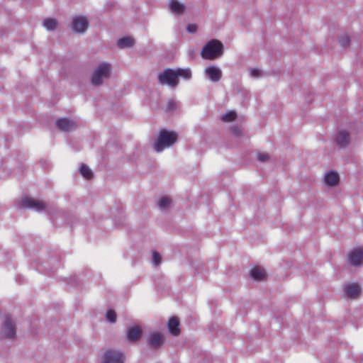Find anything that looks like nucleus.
<instances>
[{"mask_svg": "<svg viewBox=\"0 0 363 363\" xmlns=\"http://www.w3.org/2000/svg\"><path fill=\"white\" fill-rule=\"evenodd\" d=\"M178 139V135L174 131H169L162 129L158 135L157 139L154 143V148L156 152H161L164 149L170 147Z\"/></svg>", "mask_w": 363, "mask_h": 363, "instance_id": "f257e3e1", "label": "nucleus"}, {"mask_svg": "<svg viewBox=\"0 0 363 363\" xmlns=\"http://www.w3.org/2000/svg\"><path fill=\"white\" fill-rule=\"evenodd\" d=\"M223 54V45L218 40L213 39L208 42L201 51L203 59L213 60L221 57Z\"/></svg>", "mask_w": 363, "mask_h": 363, "instance_id": "f03ea898", "label": "nucleus"}, {"mask_svg": "<svg viewBox=\"0 0 363 363\" xmlns=\"http://www.w3.org/2000/svg\"><path fill=\"white\" fill-rule=\"evenodd\" d=\"M110 74L111 65L108 62L100 63L93 72L91 82L94 86H100L103 84L104 79L109 78Z\"/></svg>", "mask_w": 363, "mask_h": 363, "instance_id": "7ed1b4c3", "label": "nucleus"}, {"mask_svg": "<svg viewBox=\"0 0 363 363\" xmlns=\"http://www.w3.org/2000/svg\"><path fill=\"white\" fill-rule=\"evenodd\" d=\"M158 82L161 85H168L170 87H176L179 84L175 71L171 68L165 69L157 76Z\"/></svg>", "mask_w": 363, "mask_h": 363, "instance_id": "20e7f679", "label": "nucleus"}, {"mask_svg": "<svg viewBox=\"0 0 363 363\" xmlns=\"http://www.w3.org/2000/svg\"><path fill=\"white\" fill-rule=\"evenodd\" d=\"M59 260V255L55 253L52 256H50L48 260L39 263L36 266L37 269L42 273H49L57 267Z\"/></svg>", "mask_w": 363, "mask_h": 363, "instance_id": "39448f33", "label": "nucleus"}, {"mask_svg": "<svg viewBox=\"0 0 363 363\" xmlns=\"http://www.w3.org/2000/svg\"><path fill=\"white\" fill-rule=\"evenodd\" d=\"M20 207L22 208H30L37 212H40L46 209V205L43 202L27 196L22 199Z\"/></svg>", "mask_w": 363, "mask_h": 363, "instance_id": "423d86ee", "label": "nucleus"}, {"mask_svg": "<svg viewBox=\"0 0 363 363\" xmlns=\"http://www.w3.org/2000/svg\"><path fill=\"white\" fill-rule=\"evenodd\" d=\"M1 335L6 338L13 340L16 335V324L9 317H6L1 325Z\"/></svg>", "mask_w": 363, "mask_h": 363, "instance_id": "0eeeda50", "label": "nucleus"}, {"mask_svg": "<svg viewBox=\"0 0 363 363\" xmlns=\"http://www.w3.org/2000/svg\"><path fill=\"white\" fill-rule=\"evenodd\" d=\"M124 360L125 356L122 352L108 350L104 354L102 363H124Z\"/></svg>", "mask_w": 363, "mask_h": 363, "instance_id": "6e6552de", "label": "nucleus"}, {"mask_svg": "<svg viewBox=\"0 0 363 363\" xmlns=\"http://www.w3.org/2000/svg\"><path fill=\"white\" fill-rule=\"evenodd\" d=\"M89 27V21L86 16H78L73 18L72 21V29L76 33H84Z\"/></svg>", "mask_w": 363, "mask_h": 363, "instance_id": "1a4fd4ad", "label": "nucleus"}, {"mask_svg": "<svg viewBox=\"0 0 363 363\" xmlns=\"http://www.w3.org/2000/svg\"><path fill=\"white\" fill-rule=\"evenodd\" d=\"M164 336L158 331L150 333L147 337V342L151 349H160L164 345Z\"/></svg>", "mask_w": 363, "mask_h": 363, "instance_id": "9d476101", "label": "nucleus"}, {"mask_svg": "<svg viewBox=\"0 0 363 363\" xmlns=\"http://www.w3.org/2000/svg\"><path fill=\"white\" fill-rule=\"evenodd\" d=\"M343 291L347 298L356 299L361 294V287L357 283H349L344 285Z\"/></svg>", "mask_w": 363, "mask_h": 363, "instance_id": "9b49d317", "label": "nucleus"}, {"mask_svg": "<svg viewBox=\"0 0 363 363\" xmlns=\"http://www.w3.org/2000/svg\"><path fill=\"white\" fill-rule=\"evenodd\" d=\"M143 335L142 328L139 325H132L126 329V340L128 342H135Z\"/></svg>", "mask_w": 363, "mask_h": 363, "instance_id": "f8f14e48", "label": "nucleus"}, {"mask_svg": "<svg viewBox=\"0 0 363 363\" xmlns=\"http://www.w3.org/2000/svg\"><path fill=\"white\" fill-rule=\"evenodd\" d=\"M348 260L352 266L362 265L363 263V249L358 247L352 250L348 255Z\"/></svg>", "mask_w": 363, "mask_h": 363, "instance_id": "ddd939ff", "label": "nucleus"}, {"mask_svg": "<svg viewBox=\"0 0 363 363\" xmlns=\"http://www.w3.org/2000/svg\"><path fill=\"white\" fill-rule=\"evenodd\" d=\"M204 74L214 83L218 82L223 76L221 69L216 66L211 65L204 69Z\"/></svg>", "mask_w": 363, "mask_h": 363, "instance_id": "4468645a", "label": "nucleus"}, {"mask_svg": "<svg viewBox=\"0 0 363 363\" xmlns=\"http://www.w3.org/2000/svg\"><path fill=\"white\" fill-rule=\"evenodd\" d=\"M335 141L338 147L340 148L347 147L350 143V133L345 130H339L336 135Z\"/></svg>", "mask_w": 363, "mask_h": 363, "instance_id": "2eb2a0df", "label": "nucleus"}, {"mask_svg": "<svg viewBox=\"0 0 363 363\" xmlns=\"http://www.w3.org/2000/svg\"><path fill=\"white\" fill-rule=\"evenodd\" d=\"M56 125L59 130L64 132H69L75 128V123L67 118H61L57 120Z\"/></svg>", "mask_w": 363, "mask_h": 363, "instance_id": "dca6fc26", "label": "nucleus"}, {"mask_svg": "<svg viewBox=\"0 0 363 363\" xmlns=\"http://www.w3.org/2000/svg\"><path fill=\"white\" fill-rule=\"evenodd\" d=\"M169 10L176 15H180L185 11L186 6L177 0H171L169 4Z\"/></svg>", "mask_w": 363, "mask_h": 363, "instance_id": "f3484780", "label": "nucleus"}, {"mask_svg": "<svg viewBox=\"0 0 363 363\" xmlns=\"http://www.w3.org/2000/svg\"><path fill=\"white\" fill-rule=\"evenodd\" d=\"M167 326L169 331L172 335L177 336L179 334V320L177 317L174 316L169 318L167 322Z\"/></svg>", "mask_w": 363, "mask_h": 363, "instance_id": "a211bd4d", "label": "nucleus"}, {"mask_svg": "<svg viewBox=\"0 0 363 363\" xmlns=\"http://www.w3.org/2000/svg\"><path fill=\"white\" fill-rule=\"evenodd\" d=\"M324 182L328 186H333L338 183L339 175L336 172L331 170L325 174Z\"/></svg>", "mask_w": 363, "mask_h": 363, "instance_id": "6ab92c4d", "label": "nucleus"}, {"mask_svg": "<svg viewBox=\"0 0 363 363\" xmlns=\"http://www.w3.org/2000/svg\"><path fill=\"white\" fill-rule=\"evenodd\" d=\"M135 45L134 38L126 36L119 38L117 41V45L119 48H132Z\"/></svg>", "mask_w": 363, "mask_h": 363, "instance_id": "aec40b11", "label": "nucleus"}, {"mask_svg": "<svg viewBox=\"0 0 363 363\" xmlns=\"http://www.w3.org/2000/svg\"><path fill=\"white\" fill-rule=\"evenodd\" d=\"M177 79L181 77L185 80H189L191 77V70L190 68H177L174 69Z\"/></svg>", "mask_w": 363, "mask_h": 363, "instance_id": "412c9836", "label": "nucleus"}, {"mask_svg": "<svg viewBox=\"0 0 363 363\" xmlns=\"http://www.w3.org/2000/svg\"><path fill=\"white\" fill-rule=\"evenodd\" d=\"M251 277L255 281L263 280L266 276L265 271L259 267H254L250 271Z\"/></svg>", "mask_w": 363, "mask_h": 363, "instance_id": "4be33fe9", "label": "nucleus"}, {"mask_svg": "<svg viewBox=\"0 0 363 363\" xmlns=\"http://www.w3.org/2000/svg\"><path fill=\"white\" fill-rule=\"evenodd\" d=\"M79 173L86 179H90L93 177L91 169L85 164H82L79 167Z\"/></svg>", "mask_w": 363, "mask_h": 363, "instance_id": "5701e85b", "label": "nucleus"}, {"mask_svg": "<svg viewBox=\"0 0 363 363\" xmlns=\"http://www.w3.org/2000/svg\"><path fill=\"white\" fill-rule=\"evenodd\" d=\"M171 199L167 196H163L160 198L157 202V205L159 208L162 210H165L170 206Z\"/></svg>", "mask_w": 363, "mask_h": 363, "instance_id": "b1692460", "label": "nucleus"}, {"mask_svg": "<svg viewBox=\"0 0 363 363\" xmlns=\"http://www.w3.org/2000/svg\"><path fill=\"white\" fill-rule=\"evenodd\" d=\"M43 26L48 30H53L56 28L57 21L53 18H45L43 21Z\"/></svg>", "mask_w": 363, "mask_h": 363, "instance_id": "393cba45", "label": "nucleus"}, {"mask_svg": "<svg viewBox=\"0 0 363 363\" xmlns=\"http://www.w3.org/2000/svg\"><path fill=\"white\" fill-rule=\"evenodd\" d=\"M237 117L235 111H228L221 116V120L224 122L233 121Z\"/></svg>", "mask_w": 363, "mask_h": 363, "instance_id": "a878e982", "label": "nucleus"}, {"mask_svg": "<svg viewBox=\"0 0 363 363\" xmlns=\"http://www.w3.org/2000/svg\"><path fill=\"white\" fill-rule=\"evenodd\" d=\"M106 319L111 323H114L116 321V313L113 310L108 309L106 313Z\"/></svg>", "mask_w": 363, "mask_h": 363, "instance_id": "bb28decb", "label": "nucleus"}, {"mask_svg": "<svg viewBox=\"0 0 363 363\" xmlns=\"http://www.w3.org/2000/svg\"><path fill=\"white\" fill-rule=\"evenodd\" d=\"M161 255L157 251H152V264L155 266H158L161 263Z\"/></svg>", "mask_w": 363, "mask_h": 363, "instance_id": "cd10ccee", "label": "nucleus"}, {"mask_svg": "<svg viewBox=\"0 0 363 363\" xmlns=\"http://www.w3.org/2000/svg\"><path fill=\"white\" fill-rule=\"evenodd\" d=\"M350 39L347 35H342L339 37V43L342 48L349 46Z\"/></svg>", "mask_w": 363, "mask_h": 363, "instance_id": "c85d7f7f", "label": "nucleus"}, {"mask_svg": "<svg viewBox=\"0 0 363 363\" xmlns=\"http://www.w3.org/2000/svg\"><path fill=\"white\" fill-rule=\"evenodd\" d=\"M250 71L251 77L254 78H259L263 75L262 70L257 68H252Z\"/></svg>", "mask_w": 363, "mask_h": 363, "instance_id": "c756f323", "label": "nucleus"}, {"mask_svg": "<svg viewBox=\"0 0 363 363\" xmlns=\"http://www.w3.org/2000/svg\"><path fill=\"white\" fill-rule=\"evenodd\" d=\"M257 158L260 162H266L269 160V156L267 153H259Z\"/></svg>", "mask_w": 363, "mask_h": 363, "instance_id": "7c9ffc66", "label": "nucleus"}, {"mask_svg": "<svg viewBox=\"0 0 363 363\" xmlns=\"http://www.w3.org/2000/svg\"><path fill=\"white\" fill-rule=\"evenodd\" d=\"M197 26L195 24H188L186 26V30L190 33H194L196 31Z\"/></svg>", "mask_w": 363, "mask_h": 363, "instance_id": "2f4dec72", "label": "nucleus"}, {"mask_svg": "<svg viewBox=\"0 0 363 363\" xmlns=\"http://www.w3.org/2000/svg\"><path fill=\"white\" fill-rule=\"evenodd\" d=\"M176 108V104L173 101H169L167 103V109L169 111H174Z\"/></svg>", "mask_w": 363, "mask_h": 363, "instance_id": "473e14b6", "label": "nucleus"}, {"mask_svg": "<svg viewBox=\"0 0 363 363\" xmlns=\"http://www.w3.org/2000/svg\"><path fill=\"white\" fill-rule=\"evenodd\" d=\"M233 132L235 135H238L239 134V130L236 128H233Z\"/></svg>", "mask_w": 363, "mask_h": 363, "instance_id": "72a5a7b5", "label": "nucleus"}]
</instances>
